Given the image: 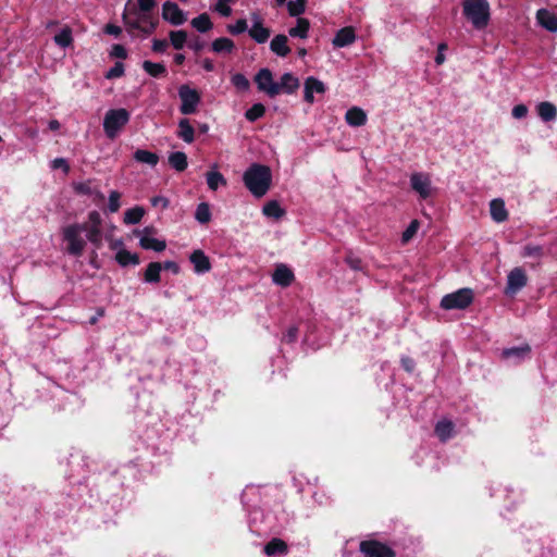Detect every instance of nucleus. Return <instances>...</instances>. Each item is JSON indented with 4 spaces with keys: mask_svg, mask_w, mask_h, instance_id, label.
Listing matches in <instances>:
<instances>
[{
    "mask_svg": "<svg viewBox=\"0 0 557 557\" xmlns=\"http://www.w3.org/2000/svg\"><path fill=\"white\" fill-rule=\"evenodd\" d=\"M537 23L548 32H557V14L547 9H540L536 12Z\"/></svg>",
    "mask_w": 557,
    "mask_h": 557,
    "instance_id": "16",
    "label": "nucleus"
},
{
    "mask_svg": "<svg viewBox=\"0 0 557 557\" xmlns=\"http://www.w3.org/2000/svg\"><path fill=\"white\" fill-rule=\"evenodd\" d=\"M86 228L79 223H72L62 228V238L66 243V252L73 257H81L86 247V240L82 237V233Z\"/></svg>",
    "mask_w": 557,
    "mask_h": 557,
    "instance_id": "4",
    "label": "nucleus"
},
{
    "mask_svg": "<svg viewBox=\"0 0 557 557\" xmlns=\"http://www.w3.org/2000/svg\"><path fill=\"white\" fill-rule=\"evenodd\" d=\"M287 42V36L283 34L276 35L270 42V49L276 55L285 58L290 53V48L288 47Z\"/></svg>",
    "mask_w": 557,
    "mask_h": 557,
    "instance_id": "21",
    "label": "nucleus"
},
{
    "mask_svg": "<svg viewBox=\"0 0 557 557\" xmlns=\"http://www.w3.org/2000/svg\"><path fill=\"white\" fill-rule=\"evenodd\" d=\"M310 29V22L308 18L298 17L295 27L289 28L288 34L294 38L306 39Z\"/></svg>",
    "mask_w": 557,
    "mask_h": 557,
    "instance_id": "28",
    "label": "nucleus"
},
{
    "mask_svg": "<svg viewBox=\"0 0 557 557\" xmlns=\"http://www.w3.org/2000/svg\"><path fill=\"white\" fill-rule=\"evenodd\" d=\"M255 83L260 91L265 92L270 98L278 95L276 82L273 79L272 72L264 67L258 71L255 75Z\"/></svg>",
    "mask_w": 557,
    "mask_h": 557,
    "instance_id": "9",
    "label": "nucleus"
},
{
    "mask_svg": "<svg viewBox=\"0 0 557 557\" xmlns=\"http://www.w3.org/2000/svg\"><path fill=\"white\" fill-rule=\"evenodd\" d=\"M262 212L264 215L275 219H280L285 214V210L282 209V207L276 200L268 201L263 206Z\"/></svg>",
    "mask_w": 557,
    "mask_h": 557,
    "instance_id": "37",
    "label": "nucleus"
},
{
    "mask_svg": "<svg viewBox=\"0 0 557 557\" xmlns=\"http://www.w3.org/2000/svg\"><path fill=\"white\" fill-rule=\"evenodd\" d=\"M111 57L117 58V59H126L127 58V51L124 46L122 45H113L111 50Z\"/></svg>",
    "mask_w": 557,
    "mask_h": 557,
    "instance_id": "60",
    "label": "nucleus"
},
{
    "mask_svg": "<svg viewBox=\"0 0 557 557\" xmlns=\"http://www.w3.org/2000/svg\"><path fill=\"white\" fill-rule=\"evenodd\" d=\"M169 164L177 172H183L188 166L187 156L183 151H175L169 156Z\"/></svg>",
    "mask_w": 557,
    "mask_h": 557,
    "instance_id": "27",
    "label": "nucleus"
},
{
    "mask_svg": "<svg viewBox=\"0 0 557 557\" xmlns=\"http://www.w3.org/2000/svg\"><path fill=\"white\" fill-rule=\"evenodd\" d=\"M537 114L544 122H550L557 117V108L552 102L543 101L537 104Z\"/></svg>",
    "mask_w": 557,
    "mask_h": 557,
    "instance_id": "25",
    "label": "nucleus"
},
{
    "mask_svg": "<svg viewBox=\"0 0 557 557\" xmlns=\"http://www.w3.org/2000/svg\"><path fill=\"white\" fill-rule=\"evenodd\" d=\"M150 202L153 207L161 206L162 209H166L170 205L169 199L163 196H154L150 199Z\"/></svg>",
    "mask_w": 557,
    "mask_h": 557,
    "instance_id": "63",
    "label": "nucleus"
},
{
    "mask_svg": "<svg viewBox=\"0 0 557 557\" xmlns=\"http://www.w3.org/2000/svg\"><path fill=\"white\" fill-rule=\"evenodd\" d=\"M189 261L193 263L194 270L198 274H203L211 270V262L209 257L206 256V253L200 249L191 252L189 256Z\"/></svg>",
    "mask_w": 557,
    "mask_h": 557,
    "instance_id": "14",
    "label": "nucleus"
},
{
    "mask_svg": "<svg viewBox=\"0 0 557 557\" xmlns=\"http://www.w3.org/2000/svg\"><path fill=\"white\" fill-rule=\"evenodd\" d=\"M188 47L195 52H200L206 47V41H203L199 36H195L188 41Z\"/></svg>",
    "mask_w": 557,
    "mask_h": 557,
    "instance_id": "56",
    "label": "nucleus"
},
{
    "mask_svg": "<svg viewBox=\"0 0 557 557\" xmlns=\"http://www.w3.org/2000/svg\"><path fill=\"white\" fill-rule=\"evenodd\" d=\"M235 48V42L227 37L216 38L211 44V50L216 54H231Z\"/></svg>",
    "mask_w": 557,
    "mask_h": 557,
    "instance_id": "23",
    "label": "nucleus"
},
{
    "mask_svg": "<svg viewBox=\"0 0 557 557\" xmlns=\"http://www.w3.org/2000/svg\"><path fill=\"white\" fill-rule=\"evenodd\" d=\"M86 223H88V226L102 227V218L98 211L94 210L88 213Z\"/></svg>",
    "mask_w": 557,
    "mask_h": 557,
    "instance_id": "55",
    "label": "nucleus"
},
{
    "mask_svg": "<svg viewBox=\"0 0 557 557\" xmlns=\"http://www.w3.org/2000/svg\"><path fill=\"white\" fill-rule=\"evenodd\" d=\"M263 552L268 556H275V555H286L288 553V545L285 541L273 537L270 540L263 548Z\"/></svg>",
    "mask_w": 557,
    "mask_h": 557,
    "instance_id": "22",
    "label": "nucleus"
},
{
    "mask_svg": "<svg viewBox=\"0 0 557 557\" xmlns=\"http://www.w3.org/2000/svg\"><path fill=\"white\" fill-rule=\"evenodd\" d=\"M134 159L137 162L146 163L151 166H156L159 162V156L157 153L151 152L149 150H145V149H137L134 152Z\"/></svg>",
    "mask_w": 557,
    "mask_h": 557,
    "instance_id": "33",
    "label": "nucleus"
},
{
    "mask_svg": "<svg viewBox=\"0 0 557 557\" xmlns=\"http://www.w3.org/2000/svg\"><path fill=\"white\" fill-rule=\"evenodd\" d=\"M74 190L78 195L90 196L95 193L89 182H82L74 185Z\"/></svg>",
    "mask_w": 557,
    "mask_h": 557,
    "instance_id": "53",
    "label": "nucleus"
},
{
    "mask_svg": "<svg viewBox=\"0 0 557 557\" xmlns=\"http://www.w3.org/2000/svg\"><path fill=\"white\" fill-rule=\"evenodd\" d=\"M124 74V64L116 62L106 74L107 79L121 77Z\"/></svg>",
    "mask_w": 557,
    "mask_h": 557,
    "instance_id": "52",
    "label": "nucleus"
},
{
    "mask_svg": "<svg viewBox=\"0 0 557 557\" xmlns=\"http://www.w3.org/2000/svg\"><path fill=\"white\" fill-rule=\"evenodd\" d=\"M245 187L257 198L264 196L272 184V173L268 165L252 163L244 172Z\"/></svg>",
    "mask_w": 557,
    "mask_h": 557,
    "instance_id": "2",
    "label": "nucleus"
},
{
    "mask_svg": "<svg viewBox=\"0 0 557 557\" xmlns=\"http://www.w3.org/2000/svg\"><path fill=\"white\" fill-rule=\"evenodd\" d=\"M231 81L239 91H247L250 87L249 79L242 73L234 74Z\"/></svg>",
    "mask_w": 557,
    "mask_h": 557,
    "instance_id": "45",
    "label": "nucleus"
},
{
    "mask_svg": "<svg viewBox=\"0 0 557 557\" xmlns=\"http://www.w3.org/2000/svg\"><path fill=\"white\" fill-rule=\"evenodd\" d=\"M401 367L404 368V370L408 373H412L416 369V362L412 358L410 357H403L401 360Z\"/></svg>",
    "mask_w": 557,
    "mask_h": 557,
    "instance_id": "62",
    "label": "nucleus"
},
{
    "mask_svg": "<svg viewBox=\"0 0 557 557\" xmlns=\"http://www.w3.org/2000/svg\"><path fill=\"white\" fill-rule=\"evenodd\" d=\"M145 214V209L143 207L136 206L131 208L124 212V223L125 224H137L140 222Z\"/></svg>",
    "mask_w": 557,
    "mask_h": 557,
    "instance_id": "38",
    "label": "nucleus"
},
{
    "mask_svg": "<svg viewBox=\"0 0 557 557\" xmlns=\"http://www.w3.org/2000/svg\"><path fill=\"white\" fill-rule=\"evenodd\" d=\"M131 114L124 109H110L103 117V132L109 139H115L129 122Z\"/></svg>",
    "mask_w": 557,
    "mask_h": 557,
    "instance_id": "5",
    "label": "nucleus"
},
{
    "mask_svg": "<svg viewBox=\"0 0 557 557\" xmlns=\"http://www.w3.org/2000/svg\"><path fill=\"white\" fill-rule=\"evenodd\" d=\"M265 114V107L262 103L252 104L246 112L245 117L249 122H255Z\"/></svg>",
    "mask_w": 557,
    "mask_h": 557,
    "instance_id": "43",
    "label": "nucleus"
},
{
    "mask_svg": "<svg viewBox=\"0 0 557 557\" xmlns=\"http://www.w3.org/2000/svg\"><path fill=\"white\" fill-rule=\"evenodd\" d=\"M359 550L364 557H396V553L386 544L375 541H362Z\"/></svg>",
    "mask_w": 557,
    "mask_h": 557,
    "instance_id": "8",
    "label": "nucleus"
},
{
    "mask_svg": "<svg viewBox=\"0 0 557 557\" xmlns=\"http://www.w3.org/2000/svg\"><path fill=\"white\" fill-rule=\"evenodd\" d=\"M156 7V0H137V4H132L129 2V9H135L140 12H153Z\"/></svg>",
    "mask_w": 557,
    "mask_h": 557,
    "instance_id": "47",
    "label": "nucleus"
},
{
    "mask_svg": "<svg viewBox=\"0 0 557 557\" xmlns=\"http://www.w3.org/2000/svg\"><path fill=\"white\" fill-rule=\"evenodd\" d=\"M272 278L275 284L287 287L295 280V275L285 264H280L275 268Z\"/></svg>",
    "mask_w": 557,
    "mask_h": 557,
    "instance_id": "17",
    "label": "nucleus"
},
{
    "mask_svg": "<svg viewBox=\"0 0 557 557\" xmlns=\"http://www.w3.org/2000/svg\"><path fill=\"white\" fill-rule=\"evenodd\" d=\"M190 24L200 33H207L213 27L210 16L207 13H201L198 16L194 17Z\"/></svg>",
    "mask_w": 557,
    "mask_h": 557,
    "instance_id": "35",
    "label": "nucleus"
},
{
    "mask_svg": "<svg viewBox=\"0 0 557 557\" xmlns=\"http://www.w3.org/2000/svg\"><path fill=\"white\" fill-rule=\"evenodd\" d=\"M490 213L495 222H505L508 219V211L505 207V201L502 198L493 199L490 202Z\"/></svg>",
    "mask_w": 557,
    "mask_h": 557,
    "instance_id": "19",
    "label": "nucleus"
},
{
    "mask_svg": "<svg viewBox=\"0 0 557 557\" xmlns=\"http://www.w3.org/2000/svg\"><path fill=\"white\" fill-rule=\"evenodd\" d=\"M528 278L521 268L511 270L507 277L506 294H516L527 285Z\"/></svg>",
    "mask_w": 557,
    "mask_h": 557,
    "instance_id": "12",
    "label": "nucleus"
},
{
    "mask_svg": "<svg viewBox=\"0 0 557 557\" xmlns=\"http://www.w3.org/2000/svg\"><path fill=\"white\" fill-rule=\"evenodd\" d=\"M178 97L181 99L180 111L184 115L194 114L201 101L199 91L184 84L178 88Z\"/></svg>",
    "mask_w": 557,
    "mask_h": 557,
    "instance_id": "7",
    "label": "nucleus"
},
{
    "mask_svg": "<svg viewBox=\"0 0 557 557\" xmlns=\"http://www.w3.org/2000/svg\"><path fill=\"white\" fill-rule=\"evenodd\" d=\"M143 69L144 71L149 74L151 77L159 78L164 77L168 74L166 67L162 63H154L151 61H144L143 62Z\"/></svg>",
    "mask_w": 557,
    "mask_h": 557,
    "instance_id": "31",
    "label": "nucleus"
},
{
    "mask_svg": "<svg viewBox=\"0 0 557 557\" xmlns=\"http://www.w3.org/2000/svg\"><path fill=\"white\" fill-rule=\"evenodd\" d=\"M411 188L419 194L422 199L431 196V180L428 174L413 173L410 176Z\"/></svg>",
    "mask_w": 557,
    "mask_h": 557,
    "instance_id": "11",
    "label": "nucleus"
},
{
    "mask_svg": "<svg viewBox=\"0 0 557 557\" xmlns=\"http://www.w3.org/2000/svg\"><path fill=\"white\" fill-rule=\"evenodd\" d=\"M162 18L174 26H180L186 22L184 11L172 1H166L162 5Z\"/></svg>",
    "mask_w": 557,
    "mask_h": 557,
    "instance_id": "10",
    "label": "nucleus"
},
{
    "mask_svg": "<svg viewBox=\"0 0 557 557\" xmlns=\"http://www.w3.org/2000/svg\"><path fill=\"white\" fill-rule=\"evenodd\" d=\"M171 45L176 50H182L187 42V33L183 29L169 33Z\"/></svg>",
    "mask_w": 557,
    "mask_h": 557,
    "instance_id": "39",
    "label": "nucleus"
},
{
    "mask_svg": "<svg viewBox=\"0 0 557 557\" xmlns=\"http://www.w3.org/2000/svg\"><path fill=\"white\" fill-rule=\"evenodd\" d=\"M162 270V263L150 262L144 274V280L147 283H159L161 280L160 272Z\"/></svg>",
    "mask_w": 557,
    "mask_h": 557,
    "instance_id": "34",
    "label": "nucleus"
},
{
    "mask_svg": "<svg viewBox=\"0 0 557 557\" xmlns=\"http://www.w3.org/2000/svg\"><path fill=\"white\" fill-rule=\"evenodd\" d=\"M54 42L61 48H67L73 42L72 29L64 27L59 34L54 36Z\"/></svg>",
    "mask_w": 557,
    "mask_h": 557,
    "instance_id": "42",
    "label": "nucleus"
},
{
    "mask_svg": "<svg viewBox=\"0 0 557 557\" xmlns=\"http://www.w3.org/2000/svg\"><path fill=\"white\" fill-rule=\"evenodd\" d=\"M115 260L121 267L138 265L140 260L137 253H132L126 249H120L115 255Z\"/></svg>",
    "mask_w": 557,
    "mask_h": 557,
    "instance_id": "30",
    "label": "nucleus"
},
{
    "mask_svg": "<svg viewBox=\"0 0 557 557\" xmlns=\"http://www.w3.org/2000/svg\"><path fill=\"white\" fill-rule=\"evenodd\" d=\"M237 0H218L214 10L222 16H230L232 14L231 3H235Z\"/></svg>",
    "mask_w": 557,
    "mask_h": 557,
    "instance_id": "48",
    "label": "nucleus"
},
{
    "mask_svg": "<svg viewBox=\"0 0 557 557\" xmlns=\"http://www.w3.org/2000/svg\"><path fill=\"white\" fill-rule=\"evenodd\" d=\"M253 16V24L248 29L249 36L257 42V44H264L268 41L271 30L263 26V23L258 14H252Z\"/></svg>",
    "mask_w": 557,
    "mask_h": 557,
    "instance_id": "13",
    "label": "nucleus"
},
{
    "mask_svg": "<svg viewBox=\"0 0 557 557\" xmlns=\"http://www.w3.org/2000/svg\"><path fill=\"white\" fill-rule=\"evenodd\" d=\"M419 228V222L418 220H412L408 227L404 231L401 240L404 243H408L418 232Z\"/></svg>",
    "mask_w": 557,
    "mask_h": 557,
    "instance_id": "51",
    "label": "nucleus"
},
{
    "mask_svg": "<svg viewBox=\"0 0 557 557\" xmlns=\"http://www.w3.org/2000/svg\"><path fill=\"white\" fill-rule=\"evenodd\" d=\"M51 168L53 170L62 169L65 174L70 172V165L64 158H55L51 163Z\"/></svg>",
    "mask_w": 557,
    "mask_h": 557,
    "instance_id": "58",
    "label": "nucleus"
},
{
    "mask_svg": "<svg viewBox=\"0 0 557 557\" xmlns=\"http://www.w3.org/2000/svg\"><path fill=\"white\" fill-rule=\"evenodd\" d=\"M120 199H121V194L117 190H112L110 193L108 209L111 213L119 211V209L121 207Z\"/></svg>",
    "mask_w": 557,
    "mask_h": 557,
    "instance_id": "50",
    "label": "nucleus"
},
{
    "mask_svg": "<svg viewBox=\"0 0 557 557\" xmlns=\"http://www.w3.org/2000/svg\"><path fill=\"white\" fill-rule=\"evenodd\" d=\"M169 47V42L165 39H153L152 51L157 53H163Z\"/></svg>",
    "mask_w": 557,
    "mask_h": 557,
    "instance_id": "59",
    "label": "nucleus"
},
{
    "mask_svg": "<svg viewBox=\"0 0 557 557\" xmlns=\"http://www.w3.org/2000/svg\"><path fill=\"white\" fill-rule=\"evenodd\" d=\"M209 189L216 190L220 186H226V178L218 171H209L206 174Z\"/></svg>",
    "mask_w": 557,
    "mask_h": 557,
    "instance_id": "36",
    "label": "nucleus"
},
{
    "mask_svg": "<svg viewBox=\"0 0 557 557\" xmlns=\"http://www.w3.org/2000/svg\"><path fill=\"white\" fill-rule=\"evenodd\" d=\"M346 123L354 127L363 126L367 123V114L359 107H352L345 114Z\"/></svg>",
    "mask_w": 557,
    "mask_h": 557,
    "instance_id": "20",
    "label": "nucleus"
},
{
    "mask_svg": "<svg viewBox=\"0 0 557 557\" xmlns=\"http://www.w3.org/2000/svg\"><path fill=\"white\" fill-rule=\"evenodd\" d=\"M79 225H84V232H86V237L89 243H91L96 249L101 248L102 246V228L96 226H88V223H79Z\"/></svg>",
    "mask_w": 557,
    "mask_h": 557,
    "instance_id": "26",
    "label": "nucleus"
},
{
    "mask_svg": "<svg viewBox=\"0 0 557 557\" xmlns=\"http://www.w3.org/2000/svg\"><path fill=\"white\" fill-rule=\"evenodd\" d=\"M511 114L515 119L525 117L528 114V107L525 104H517L512 108Z\"/></svg>",
    "mask_w": 557,
    "mask_h": 557,
    "instance_id": "61",
    "label": "nucleus"
},
{
    "mask_svg": "<svg viewBox=\"0 0 557 557\" xmlns=\"http://www.w3.org/2000/svg\"><path fill=\"white\" fill-rule=\"evenodd\" d=\"M345 261L350 269L355 271L362 270V260L360 258L349 255L346 257Z\"/></svg>",
    "mask_w": 557,
    "mask_h": 557,
    "instance_id": "57",
    "label": "nucleus"
},
{
    "mask_svg": "<svg viewBox=\"0 0 557 557\" xmlns=\"http://www.w3.org/2000/svg\"><path fill=\"white\" fill-rule=\"evenodd\" d=\"M177 136L187 144H191L195 140V129L188 119H182L178 122Z\"/></svg>",
    "mask_w": 557,
    "mask_h": 557,
    "instance_id": "29",
    "label": "nucleus"
},
{
    "mask_svg": "<svg viewBox=\"0 0 557 557\" xmlns=\"http://www.w3.org/2000/svg\"><path fill=\"white\" fill-rule=\"evenodd\" d=\"M195 219L201 223L207 224L211 221L210 206L207 202H200L195 212Z\"/></svg>",
    "mask_w": 557,
    "mask_h": 557,
    "instance_id": "41",
    "label": "nucleus"
},
{
    "mask_svg": "<svg viewBox=\"0 0 557 557\" xmlns=\"http://www.w3.org/2000/svg\"><path fill=\"white\" fill-rule=\"evenodd\" d=\"M278 95L285 92L288 95L294 94L299 88V79L292 73H284L280 82L276 83Z\"/></svg>",
    "mask_w": 557,
    "mask_h": 557,
    "instance_id": "18",
    "label": "nucleus"
},
{
    "mask_svg": "<svg viewBox=\"0 0 557 557\" xmlns=\"http://www.w3.org/2000/svg\"><path fill=\"white\" fill-rule=\"evenodd\" d=\"M473 301V292L470 288H460L457 292L445 295L441 300V307L445 310L466 309Z\"/></svg>",
    "mask_w": 557,
    "mask_h": 557,
    "instance_id": "6",
    "label": "nucleus"
},
{
    "mask_svg": "<svg viewBox=\"0 0 557 557\" xmlns=\"http://www.w3.org/2000/svg\"><path fill=\"white\" fill-rule=\"evenodd\" d=\"M308 0H295L287 2V10L290 16H300L306 11Z\"/></svg>",
    "mask_w": 557,
    "mask_h": 557,
    "instance_id": "44",
    "label": "nucleus"
},
{
    "mask_svg": "<svg viewBox=\"0 0 557 557\" xmlns=\"http://www.w3.org/2000/svg\"><path fill=\"white\" fill-rule=\"evenodd\" d=\"M309 86L310 90L317 94H324L326 91V87L323 82L320 79L309 76L305 81V87Z\"/></svg>",
    "mask_w": 557,
    "mask_h": 557,
    "instance_id": "46",
    "label": "nucleus"
},
{
    "mask_svg": "<svg viewBox=\"0 0 557 557\" xmlns=\"http://www.w3.org/2000/svg\"><path fill=\"white\" fill-rule=\"evenodd\" d=\"M463 15L476 29H483L490 22V4L487 0H465Z\"/></svg>",
    "mask_w": 557,
    "mask_h": 557,
    "instance_id": "3",
    "label": "nucleus"
},
{
    "mask_svg": "<svg viewBox=\"0 0 557 557\" xmlns=\"http://www.w3.org/2000/svg\"><path fill=\"white\" fill-rule=\"evenodd\" d=\"M455 424L447 419H443L435 424L434 432L441 442H446L453 436Z\"/></svg>",
    "mask_w": 557,
    "mask_h": 557,
    "instance_id": "24",
    "label": "nucleus"
},
{
    "mask_svg": "<svg viewBox=\"0 0 557 557\" xmlns=\"http://www.w3.org/2000/svg\"><path fill=\"white\" fill-rule=\"evenodd\" d=\"M248 29L247 21L245 18H239L235 24L227 25V32L232 35L243 34Z\"/></svg>",
    "mask_w": 557,
    "mask_h": 557,
    "instance_id": "49",
    "label": "nucleus"
},
{
    "mask_svg": "<svg viewBox=\"0 0 557 557\" xmlns=\"http://www.w3.org/2000/svg\"><path fill=\"white\" fill-rule=\"evenodd\" d=\"M542 255V247L540 246H525L524 247V256L529 257H540Z\"/></svg>",
    "mask_w": 557,
    "mask_h": 557,
    "instance_id": "64",
    "label": "nucleus"
},
{
    "mask_svg": "<svg viewBox=\"0 0 557 557\" xmlns=\"http://www.w3.org/2000/svg\"><path fill=\"white\" fill-rule=\"evenodd\" d=\"M530 352H531V347L528 344H525L520 347H511V348L504 349L503 357L505 359L515 358L518 360H522L525 357H528L530 355Z\"/></svg>",
    "mask_w": 557,
    "mask_h": 557,
    "instance_id": "32",
    "label": "nucleus"
},
{
    "mask_svg": "<svg viewBox=\"0 0 557 557\" xmlns=\"http://www.w3.org/2000/svg\"><path fill=\"white\" fill-rule=\"evenodd\" d=\"M356 40V33L351 26L341 28L334 36L332 44L335 48L350 46Z\"/></svg>",
    "mask_w": 557,
    "mask_h": 557,
    "instance_id": "15",
    "label": "nucleus"
},
{
    "mask_svg": "<svg viewBox=\"0 0 557 557\" xmlns=\"http://www.w3.org/2000/svg\"><path fill=\"white\" fill-rule=\"evenodd\" d=\"M298 337V327L293 325L287 329L283 335V342L287 344L295 343Z\"/></svg>",
    "mask_w": 557,
    "mask_h": 557,
    "instance_id": "54",
    "label": "nucleus"
},
{
    "mask_svg": "<svg viewBox=\"0 0 557 557\" xmlns=\"http://www.w3.org/2000/svg\"><path fill=\"white\" fill-rule=\"evenodd\" d=\"M139 244L144 249H152L157 252L163 251L166 247L164 240L147 236L141 237Z\"/></svg>",
    "mask_w": 557,
    "mask_h": 557,
    "instance_id": "40",
    "label": "nucleus"
},
{
    "mask_svg": "<svg viewBox=\"0 0 557 557\" xmlns=\"http://www.w3.org/2000/svg\"><path fill=\"white\" fill-rule=\"evenodd\" d=\"M122 21L129 35L134 36L136 33H140L144 37L153 34L160 22L158 14L154 12H140L129 9V2L124 8Z\"/></svg>",
    "mask_w": 557,
    "mask_h": 557,
    "instance_id": "1",
    "label": "nucleus"
}]
</instances>
